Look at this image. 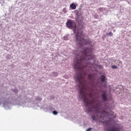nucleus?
<instances>
[{"mask_svg":"<svg viewBox=\"0 0 131 131\" xmlns=\"http://www.w3.org/2000/svg\"><path fill=\"white\" fill-rule=\"evenodd\" d=\"M95 55L93 54V49L86 48L82 52V55L79 59L74 64V70L76 72V81L79 83V98L83 99L86 107H89L88 112H92V109H95L96 112L99 113L100 117L105 118L113 117V112L110 109L107 108L101 110L100 103L96 98H93V92H94V77L92 74L88 75V79L90 80V84L91 86H86L84 78L89 71H94L93 69L94 64L91 63V60H93Z\"/></svg>","mask_w":131,"mask_h":131,"instance_id":"obj_1","label":"nucleus"},{"mask_svg":"<svg viewBox=\"0 0 131 131\" xmlns=\"http://www.w3.org/2000/svg\"><path fill=\"white\" fill-rule=\"evenodd\" d=\"M82 36V33L79 34V33H77L75 35L76 42L78 45H80V46H83V45L92 46V41L90 38H88L86 39H83Z\"/></svg>","mask_w":131,"mask_h":131,"instance_id":"obj_2","label":"nucleus"},{"mask_svg":"<svg viewBox=\"0 0 131 131\" xmlns=\"http://www.w3.org/2000/svg\"><path fill=\"white\" fill-rule=\"evenodd\" d=\"M66 25L68 27V28H69L70 29H72L73 28V24H72V20L71 19H68Z\"/></svg>","mask_w":131,"mask_h":131,"instance_id":"obj_3","label":"nucleus"},{"mask_svg":"<svg viewBox=\"0 0 131 131\" xmlns=\"http://www.w3.org/2000/svg\"><path fill=\"white\" fill-rule=\"evenodd\" d=\"M101 97L103 101H107V95H106V93H104L102 94Z\"/></svg>","mask_w":131,"mask_h":131,"instance_id":"obj_4","label":"nucleus"},{"mask_svg":"<svg viewBox=\"0 0 131 131\" xmlns=\"http://www.w3.org/2000/svg\"><path fill=\"white\" fill-rule=\"evenodd\" d=\"M70 7L72 10H75V9H76V5L74 3L71 4Z\"/></svg>","mask_w":131,"mask_h":131,"instance_id":"obj_5","label":"nucleus"},{"mask_svg":"<svg viewBox=\"0 0 131 131\" xmlns=\"http://www.w3.org/2000/svg\"><path fill=\"white\" fill-rule=\"evenodd\" d=\"M106 78V76H104V75H101L100 76V79H101V81L103 82L104 81H105V79Z\"/></svg>","mask_w":131,"mask_h":131,"instance_id":"obj_6","label":"nucleus"},{"mask_svg":"<svg viewBox=\"0 0 131 131\" xmlns=\"http://www.w3.org/2000/svg\"><path fill=\"white\" fill-rule=\"evenodd\" d=\"M107 131H118L117 128L112 127L111 129H108Z\"/></svg>","mask_w":131,"mask_h":131,"instance_id":"obj_7","label":"nucleus"},{"mask_svg":"<svg viewBox=\"0 0 131 131\" xmlns=\"http://www.w3.org/2000/svg\"><path fill=\"white\" fill-rule=\"evenodd\" d=\"M112 68H113V69H117V67L115 65H113L112 66Z\"/></svg>","mask_w":131,"mask_h":131,"instance_id":"obj_8","label":"nucleus"},{"mask_svg":"<svg viewBox=\"0 0 131 131\" xmlns=\"http://www.w3.org/2000/svg\"><path fill=\"white\" fill-rule=\"evenodd\" d=\"M107 35H109V36H113V33L110 32L108 34H107Z\"/></svg>","mask_w":131,"mask_h":131,"instance_id":"obj_9","label":"nucleus"},{"mask_svg":"<svg viewBox=\"0 0 131 131\" xmlns=\"http://www.w3.org/2000/svg\"><path fill=\"white\" fill-rule=\"evenodd\" d=\"M36 101H41L42 99L40 97H38L36 98Z\"/></svg>","mask_w":131,"mask_h":131,"instance_id":"obj_10","label":"nucleus"},{"mask_svg":"<svg viewBox=\"0 0 131 131\" xmlns=\"http://www.w3.org/2000/svg\"><path fill=\"white\" fill-rule=\"evenodd\" d=\"M53 74L54 76H58V73H57V72H53Z\"/></svg>","mask_w":131,"mask_h":131,"instance_id":"obj_11","label":"nucleus"},{"mask_svg":"<svg viewBox=\"0 0 131 131\" xmlns=\"http://www.w3.org/2000/svg\"><path fill=\"white\" fill-rule=\"evenodd\" d=\"M53 114L54 115H57V114H58V113L57 111H54L53 112Z\"/></svg>","mask_w":131,"mask_h":131,"instance_id":"obj_12","label":"nucleus"},{"mask_svg":"<svg viewBox=\"0 0 131 131\" xmlns=\"http://www.w3.org/2000/svg\"><path fill=\"white\" fill-rule=\"evenodd\" d=\"M92 118L93 120H96V117L95 116H92Z\"/></svg>","mask_w":131,"mask_h":131,"instance_id":"obj_13","label":"nucleus"},{"mask_svg":"<svg viewBox=\"0 0 131 131\" xmlns=\"http://www.w3.org/2000/svg\"><path fill=\"white\" fill-rule=\"evenodd\" d=\"M91 130H92V128H89L86 129V131H91Z\"/></svg>","mask_w":131,"mask_h":131,"instance_id":"obj_14","label":"nucleus"},{"mask_svg":"<svg viewBox=\"0 0 131 131\" xmlns=\"http://www.w3.org/2000/svg\"><path fill=\"white\" fill-rule=\"evenodd\" d=\"M102 9V8H99V10H101Z\"/></svg>","mask_w":131,"mask_h":131,"instance_id":"obj_15","label":"nucleus"},{"mask_svg":"<svg viewBox=\"0 0 131 131\" xmlns=\"http://www.w3.org/2000/svg\"><path fill=\"white\" fill-rule=\"evenodd\" d=\"M16 93H18V91L16 90Z\"/></svg>","mask_w":131,"mask_h":131,"instance_id":"obj_16","label":"nucleus"}]
</instances>
